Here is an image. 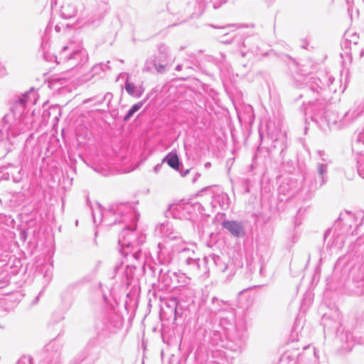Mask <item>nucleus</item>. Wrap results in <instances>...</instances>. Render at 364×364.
Wrapping results in <instances>:
<instances>
[{
  "instance_id": "f257e3e1",
  "label": "nucleus",
  "mask_w": 364,
  "mask_h": 364,
  "mask_svg": "<svg viewBox=\"0 0 364 364\" xmlns=\"http://www.w3.org/2000/svg\"><path fill=\"white\" fill-rule=\"evenodd\" d=\"M223 227L235 237L242 236L245 233L241 223L237 221H225L223 223Z\"/></svg>"
},
{
  "instance_id": "f03ea898",
  "label": "nucleus",
  "mask_w": 364,
  "mask_h": 364,
  "mask_svg": "<svg viewBox=\"0 0 364 364\" xmlns=\"http://www.w3.org/2000/svg\"><path fill=\"white\" fill-rule=\"evenodd\" d=\"M171 168L178 170L179 168V159L176 153H169L164 159Z\"/></svg>"
},
{
  "instance_id": "7ed1b4c3",
  "label": "nucleus",
  "mask_w": 364,
  "mask_h": 364,
  "mask_svg": "<svg viewBox=\"0 0 364 364\" xmlns=\"http://www.w3.org/2000/svg\"><path fill=\"white\" fill-rule=\"evenodd\" d=\"M143 105L142 102H138L132 107L127 114L124 117V120H128L136 112H137Z\"/></svg>"
},
{
  "instance_id": "20e7f679",
  "label": "nucleus",
  "mask_w": 364,
  "mask_h": 364,
  "mask_svg": "<svg viewBox=\"0 0 364 364\" xmlns=\"http://www.w3.org/2000/svg\"><path fill=\"white\" fill-rule=\"evenodd\" d=\"M126 91L131 95H134L135 87L133 84L129 82L127 80L125 83Z\"/></svg>"
},
{
  "instance_id": "39448f33",
  "label": "nucleus",
  "mask_w": 364,
  "mask_h": 364,
  "mask_svg": "<svg viewBox=\"0 0 364 364\" xmlns=\"http://www.w3.org/2000/svg\"><path fill=\"white\" fill-rule=\"evenodd\" d=\"M156 70L158 72L163 73L165 70L166 65H156Z\"/></svg>"
}]
</instances>
